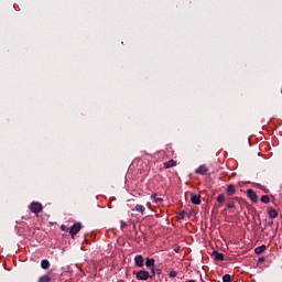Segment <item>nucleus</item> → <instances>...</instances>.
Masks as SVG:
<instances>
[{
    "label": "nucleus",
    "instance_id": "10",
    "mask_svg": "<svg viewBox=\"0 0 282 282\" xmlns=\"http://www.w3.org/2000/svg\"><path fill=\"white\" fill-rule=\"evenodd\" d=\"M227 193L228 195L232 196L237 193V188L235 187V185L230 184L227 186Z\"/></svg>",
    "mask_w": 282,
    "mask_h": 282
},
{
    "label": "nucleus",
    "instance_id": "2",
    "mask_svg": "<svg viewBox=\"0 0 282 282\" xmlns=\"http://www.w3.org/2000/svg\"><path fill=\"white\" fill-rule=\"evenodd\" d=\"M83 230V224L82 223H75L70 228H69V235L72 236V239L76 237L77 234Z\"/></svg>",
    "mask_w": 282,
    "mask_h": 282
},
{
    "label": "nucleus",
    "instance_id": "21",
    "mask_svg": "<svg viewBox=\"0 0 282 282\" xmlns=\"http://www.w3.org/2000/svg\"><path fill=\"white\" fill-rule=\"evenodd\" d=\"M177 276V271L170 272V279H175Z\"/></svg>",
    "mask_w": 282,
    "mask_h": 282
},
{
    "label": "nucleus",
    "instance_id": "5",
    "mask_svg": "<svg viewBox=\"0 0 282 282\" xmlns=\"http://www.w3.org/2000/svg\"><path fill=\"white\" fill-rule=\"evenodd\" d=\"M191 202H192V204H195L196 206H199V204H202V195L192 193L191 194Z\"/></svg>",
    "mask_w": 282,
    "mask_h": 282
},
{
    "label": "nucleus",
    "instance_id": "1",
    "mask_svg": "<svg viewBox=\"0 0 282 282\" xmlns=\"http://www.w3.org/2000/svg\"><path fill=\"white\" fill-rule=\"evenodd\" d=\"M139 281H149V279H153L155 276V268L151 269V273L149 271L140 270L135 274Z\"/></svg>",
    "mask_w": 282,
    "mask_h": 282
},
{
    "label": "nucleus",
    "instance_id": "16",
    "mask_svg": "<svg viewBox=\"0 0 282 282\" xmlns=\"http://www.w3.org/2000/svg\"><path fill=\"white\" fill-rule=\"evenodd\" d=\"M217 202L218 204H224V202H226V196L224 194H219L217 196Z\"/></svg>",
    "mask_w": 282,
    "mask_h": 282
},
{
    "label": "nucleus",
    "instance_id": "4",
    "mask_svg": "<svg viewBox=\"0 0 282 282\" xmlns=\"http://www.w3.org/2000/svg\"><path fill=\"white\" fill-rule=\"evenodd\" d=\"M247 195L249 197V199H251V202H253L254 204H257L259 202V196H257V192L253 189H248L247 191Z\"/></svg>",
    "mask_w": 282,
    "mask_h": 282
},
{
    "label": "nucleus",
    "instance_id": "13",
    "mask_svg": "<svg viewBox=\"0 0 282 282\" xmlns=\"http://www.w3.org/2000/svg\"><path fill=\"white\" fill-rule=\"evenodd\" d=\"M265 245H262V246H260V247H257L256 249H254V253L256 254H262V252H265Z\"/></svg>",
    "mask_w": 282,
    "mask_h": 282
},
{
    "label": "nucleus",
    "instance_id": "20",
    "mask_svg": "<svg viewBox=\"0 0 282 282\" xmlns=\"http://www.w3.org/2000/svg\"><path fill=\"white\" fill-rule=\"evenodd\" d=\"M61 230H62L63 232H69V227H67V226H65V225H62V226H61Z\"/></svg>",
    "mask_w": 282,
    "mask_h": 282
},
{
    "label": "nucleus",
    "instance_id": "7",
    "mask_svg": "<svg viewBox=\"0 0 282 282\" xmlns=\"http://www.w3.org/2000/svg\"><path fill=\"white\" fill-rule=\"evenodd\" d=\"M134 263L138 268H142L144 265V257L142 256H135Z\"/></svg>",
    "mask_w": 282,
    "mask_h": 282
},
{
    "label": "nucleus",
    "instance_id": "25",
    "mask_svg": "<svg viewBox=\"0 0 282 282\" xmlns=\"http://www.w3.org/2000/svg\"><path fill=\"white\" fill-rule=\"evenodd\" d=\"M178 219H184V212L180 214Z\"/></svg>",
    "mask_w": 282,
    "mask_h": 282
},
{
    "label": "nucleus",
    "instance_id": "8",
    "mask_svg": "<svg viewBox=\"0 0 282 282\" xmlns=\"http://www.w3.org/2000/svg\"><path fill=\"white\" fill-rule=\"evenodd\" d=\"M212 256H214L216 261H224L226 259V256L224 253H219V251H213Z\"/></svg>",
    "mask_w": 282,
    "mask_h": 282
},
{
    "label": "nucleus",
    "instance_id": "19",
    "mask_svg": "<svg viewBox=\"0 0 282 282\" xmlns=\"http://www.w3.org/2000/svg\"><path fill=\"white\" fill-rule=\"evenodd\" d=\"M230 281H231L230 274H225V275L223 276V282H230Z\"/></svg>",
    "mask_w": 282,
    "mask_h": 282
},
{
    "label": "nucleus",
    "instance_id": "22",
    "mask_svg": "<svg viewBox=\"0 0 282 282\" xmlns=\"http://www.w3.org/2000/svg\"><path fill=\"white\" fill-rule=\"evenodd\" d=\"M162 202H164V199H162V198H154V203H156V204H162Z\"/></svg>",
    "mask_w": 282,
    "mask_h": 282
},
{
    "label": "nucleus",
    "instance_id": "17",
    "mask_svg": "<svg viewBox=\"0 0 282 282\" xmlns=\"http://www.w3.org/2000/svg\"><path fill=\"white\" fill-rule=\"evenodd\" d=\"M261 202H262V204H270V196L263 195V196L261 197Z\"/></svg>",
    "mask_w": 282,
    "mask_h": 282
},
{
    "label": "nucleus",
    "instance_id": "23",
    "mask_svg": "<svg viewBox=\"0 0 282 282\" xmlns=\"http://www.w3.org/2000/svg\"><path fill=\"white\" fill-rule=\"evenodd\" d=\"M227 208H235V203H229V204H227Z\"/></svg>",
    "mask_w": 282,
    "mask_h": 282
},
{
    "label": "nucleus",
    "instance_id": "24",
    "mask_svg": "<svg viewBox=\"0 0 282 282\" xmlns=\"http://www.w3.org/2000/svg\"><path fill=\"white\" fill-rule=\"evenodd\" d=\"M158 197V194H155V193H153L152 195H151V199H155Z\"/></svg>",
    "mask_w": 282,
    "mask_h": 282
},
{
    "label": "nucleus",
    "instance_id": "29",
    "mask_svg": "<svg viewBox=\"0 0 282 282\" xmlns=\"http://www.w3.org/2000/svg\"><path fill=\"white\" fill-rule=\"evenodd\" d=\"M156 273L160 274V270H156Z\"/></svg>",
    "mask_w": 282,
    "mask_h": 282
},
{
    "label": "nucleus",
    "instance_id": "26",
    "mask_svg": "<svg viewBox=\"0 0 282 282\" xmlns=\"http://www.w3.org/2000/svg\"><path fill=\"white\" fill-rule=\"evenodd\" d=\"M273 224H274L273 221H270L268 223V226H273Z\"/></svg>",
    "mask_w": 282,
    "mask_h": 282
},
{
    "label": "nucleus",
    "instance_id": "6",
    "mask_svg": "<svg viewBox=\"0 0 282 282\" xmlns=\"http://www.w3.org/2000/svg\"><path fill=\"white\" fill-rule=\"evenodd\" d=\"M195 173L197 175H206V173H208V166L207 165H200L198 169L195 170Z\"/></svg>",
    "mask_w": 282,
    "mask_h": 282
},
{
    "label": "nucleus",
    "instance_id": "14",
    "mask_svg": "<svg viewBox=\"0 0 282 282\" xmlns=\"http://www.w3.org/2000/svg\"><path fill=\"white\" fill-rule=\"evenodd\" d=\"M132 210H137V213H140L141 215H144V206H142V205H135L134 206V209H132Z\"/></svg>",
    "mask_w": 282,
    "mask_h": 282
},
{
    "label": "nucleus",
    "instance_id": "27",
    "mask_svg": "<svg viewBox=\"0 0 282 282\" xmlns=\"http://www.w3.org/2000/svg\"><path fill=\"white\" fill-rule=\"evenodd\" d=\"M259 261L262 262V261H264V259H263V258H260Z\"/></svg>",
    "mask_w": 282,
    "mask_h": 282
},
{
    "label": "nucleus",
    "instance_id": "9",
    "mask_svg": "<svg viewBox=\"0 0 282 282\" xmlns=\"http://www.w3.org/2000/svg\"><path fill=\"white\" fill-rule=\"evenodd\" d=\"M268 215L271 219H276V217H279V212L274 208H269Z\"/></svg>",
    "mask_w": 282,
    "mask_h": 282
},
{
    "label": "nucleus",
    "instance_id": "15",
    "mask_svg": "<svg viewBox=\"0 0 282 282\" xmlns=\"http://www.w3.org/2000/svg\"><path fill=\"white\" fill-rule=\"evenodd\" d=\"M41 268H43V270H47L50 268V261L48 260H42Z\"/></svg>",
    "mask_w": 282,
    "mask_h": 282
},
{
    "label": "nucleus",
    "instance_id": "11",
    "mask_svg": "<svg viewBox=\"0 0 282 282\" xmlns=\"http://www.w3.org/2000/svg\"><path fill=\"white\" fill-rule=\"evenodd\" d=\"M145 265H147V268H151V270H153V268H155V259H147V261H145Z\"/></svg>",
    "mask_w": 282,
    "mask_h": 282
},
{
    "label": "nucleus",
    "instance_id": "18",
    "mask_svg": "<svg viewBox=\"0 0 282 282\" xmlns=\"http://www.w3.org/2000/svg\"><path fill=\"white\" fill-rule=\"evenodd\" d=\"M52 281V279L50 278V275H43L40 278L39 282H50Z\"/></svg>",
    "mask_w": 282,
    "mask_h": 282
},
{
    "label": "nucleus",
    "instance_id": "12",
    "mask_svg": "<svg viewBox=\"0 0 282 282\" xmlns=\"http://www.w3.org/2000/svg\"><path fill=\"white\" fill-rule=\"evenodd\" d=\"M177 162L175 160H170L164 163V169H172V166H176Z\"/></svg>",
    "mask_w": 282,
    "mask_h": 282
},
{
    "label": "nucleus",
    "instance_id": "28",
    "mask_svg": "<svg viewBox=\"0 0 282 282\" xmlns=\"http://www.w3.org/2000/svg\"><path fill=\"white\" fill-rule=\"evenodd\" d=\"M187 282H196L195 280H188Z\"/></svg>",
    "mask_w": 282,
    "mask_h": 282
},
{
    "label": "nucleus",
    "instance_id": "3",
    "mask_svg": "<svg viewBox=\"0 0 282 282\" xmlns=\"http://www.w3.org/2000/svg\"><path fill=\"white\" fill-rule=\"evenodd\" d=\"M30 210L34 215H39V213H43V205L39 202H33L30 204Z\"/></svg>",
    "mask_w": 282,
    "mask_h": 282
}]
</instances>
